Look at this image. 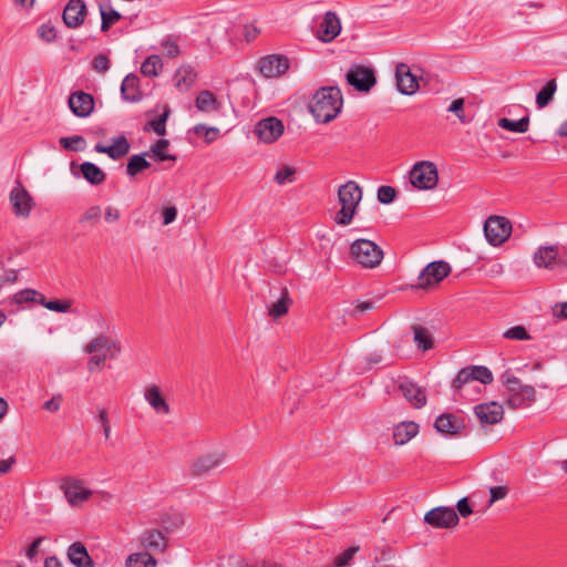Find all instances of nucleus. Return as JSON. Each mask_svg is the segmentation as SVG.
<instances>
[{
    "instance_id": "1",
    "label": "nucleus",
    "mask_w": 567,
    "mask_h": 567,
    "mask_svg": "<svg viewBox=\"0 0 567 567\" xmlns=\"http://www.w3.org/2000/svg\"><path fill=\"white\" fill-rule=\"evenodd\" d=\"M343 97L337 86L319 89L312 96L309 110L318 123H329L341 112Z\"/></svg>"
},
{
    "instance_id": "2",
    "label": "nucleus",
    "mask_w": 567,
    "mask_h": 567,
    "mask_svg": "<svg viewBox=\"0 0 567 567\" xmlns=\"http://www.w3.org/2000/svg\"><path fill=\"white\" fill-rule=\"evenodd\" d=\"M338 199L341 209L337 213L334 220L338 225L347 226L352 221L362 199V189L355 182L349 181L339 187Z\"/></svg>"
},
{
    "instance_id": "3",
    "label": "nucleus",
    "mask_w": 567,
    "mask_h": 567,
    "mask_svg": "<svg viewBox=\"0 0 567 567\" xmlns=\"http://www.w3.org/2000/svg\"><path fill=\"white\" fill-rule=\"evenodd\" d=\"M350 257L363 268L373 269L383 259V250L370 239H357L351 244Z\"/></svg>"
},
{
    "instance_id": "4",
    "label": "nucleus",
    "mask_w": 567,
    "mask_h": 567,
    "mask_svg": "<svg viewBox=\"0 0 567 567\" xmlns=\"http://www.w3.org/2000/svg\"><path fill=\"white\" fill-rule=\"evenodd\" d=\"M410 182L417 189H434L439 182L436 165L430 161L415 163L410 171Z\"/></svg>"
},
{
    "instance_id": "5",
    "label": "nucleus",
    "mask_w": 567,
    "mask_h": 567,
    "mask_svg": "<svg viewBox=\"0 0 567 567\" xmlns=\"http://www.w3.org/2000/svg\"><path fill=\"white\" fill-rule=\"evenodd\" d=\"M344 76L350 86L362 93L370 92L377 83L374 70L361 64L350 65Z\"/></svg>"
},
{
    "instance_id": "6",
    "label": "nucleus",
    "mask_w": 567,
    "mask_h": 567,
    "mask_svg": "<svg viewBox=\"0 0 567 567\" xmlns=\"http://www.w3.org/2000/svg\"><path fill=\"white\" fill-rule=\"evenodd\" d=\"M512 233V224L506 217L489 216L484 223V235L492 246H499L505 243Z\"/></svg>"
},
{
    "instance_id": "7",
    "label": "nucleus",
    "mask_w": 567,
    "mask_h": 567,
    "mask_svg": "<svg viewBox=\"0 0 567 567\" xmlns=\"http://www.w3.org/2000/svg\"><path fill=\"white\" fill-rule=\"evenodd\" d=\"M451 272V266L445 261L430 262L419 275V284L412 286L415 289H429L437 285Z\"/></svg>"
},
{
    "instance_id": "8",
    "label": "nucleus",
    "mask_w": 567,
    "mask_h": 567,
    "mask_svg": "<svg viewBox=\"0 0 567 567\" xmlns=\"http://www.w3.org/2000/svg\"><path fill=\"white\" fill-rule=\"evenodd\" d=\"M285 132V125L281 120L269 116L258 121L254 133L258 140L265 144H271L278 141Z\"/></svg>"
},
{
    "instance_id": "9",
    "label": "nucleus",
    "mask_w": 567,
    "mask_h": 567,
    "mask_svg": "<svg viewBox=\"0 0 567 567\" xmlns=\"http://www.w3.org/2000/svg\"><path fill=\"white\" fill-rule=\"evenodd\" d=\"M61 488L68 503L72 507H76L86 502L92 495V491L84 486L83 481L78 478H64Z\"/></svg>"
},
{
    "instance_id": "10",
    "label": "nucleus",
    "mask_w": 567,
    "mask_h": 567,
    "mask_svg": "<svg viewBox=\"0 0 567 567\" xmlns=\"http://www.w3.org/2000/svg\"><path fill=\"white\" fill-rule=\"evenodd\" d=\"M424 522L434 528H453L458 524L460 518L455 509L439 506L424 515Z\"/></svg>"
},
{
    "instance_id": "11",
    "label": "nucleus",
    "mask_w": 567,
    "mask_h": 567,
    "mask_svg": "<svg viewBox=\"0 0 567 567\" xmlns=\"http://www.w3.org/2000/svg\"><path fill=\"white\" fill-rule=\"evenodd\" d=\"M140 547L143 551H147L151 555L163 554L167 549V538L156 528L145 529L137 538Z\"/></svg>"
},
{
    "instance_id": "12",
    "label": "nucleus",
    "mask_w": 567,
    "mask_h": 567,
    "mask_svg": "<svg viewBox=\"0 0 567 567\" xmlns=\"http://www.w3.org/2000/svg\"><path fill=\"white\" fill-rule=\"evenodd\" d=\"M10 204L16 216L25 218L30 216L34 202L22 184L17 182L10 192Z\"/></svg>"
},
{
    "instance_id": "13",
    "label": "nucleus",
    "mask_w": 567,
    "mask_h": 567,
    "mask_svg": "<svg viewBox=\"0 0 567 567\" xmlns=\"http://www.w3.org/2000/svg\"><path fill=\"white\" fill-rule=\"evenodd\" d=\"M226 454L223 451H214L198 456L190 465V474L193 476H202L209 473L215 467L223 464Z\"/></svg>"
},
{
    "instance_id": "14",
    "label": "nucleus",
    "mask_w": 567,
    "mask_h": 567,
    "mask_svg": "<svg viewBox=\"0 0 567 567\" xmlns=\"http://www.w3.org/2000/svg\"><path fill=\"white\" fill-rule=\"evenodd\" d=\"M289 59L281 54L264 56L259 62V71L266 78H277L289 69Z\"/></svg>"
},
{
    "instance_id": "15",
    "label": "nucleus",
    "mask_w": 567,
    "mask_h": 567,
    "mask_svg": "<svg viewBox=\"0 0 567 567\" xmlns=\"http://www.w3.org/2000/svg\"><path fill=\"white\" fill-rule=\"evenodd\" d=\"M120 351V342L117 340L111 339L105 334L96 336L84 347V352L89 354L101 352L106 353L111 359L116 358Z\"/></svg>"
},
{
    "instance_id": "16",
    "label": "nucleus",
    "mask_w": 567,
    "mask_h": 567,
    "mask_svg": "<svg viewBox=\"0 0 567 567\" xmlns=\"http://www.w3.org/2000/svg\"><path fill=\"white\" fill-rule=\"evenodd\" d=\"M398 389L413 408L421 409L426 404L425 389L421 388L417 383L403 379L399 381Z\"/></svg>"
},
{
    "instance_id": "17",
    "label": "nucleus",
    "mask_w": 567,
    "mask_h": 567,
    "mask_svg": "<svg viewBox=\"0 0 567 567\" xmlns=\"http://www.w3.org/2000/svg\"><path fill=\"white\" fill-rule=\"evenodd\" d=\"M340 32L341 22L337 13L333 11L326 12L318 27L317 38L324 43H329L333 41Z\"/></svg>"
},
{
    "instance_id": "18",
    "label": "nucleus",
    "mask_w": 567,
    "mask_h": 567,
    "mask_svg": "<svg viewBox=\"0 0 567 567\" xmlns=\"http://www.w3.org/2000/svg\"><path fill=\"white\" fill-rule=\"evenodd\" d=\"M474 412L483 425L497 424L504 416L503 405L496 401L478 404L474 408Z\"/></svg>"
},
{
    "instance_id": "19",
    "label": "nucleus",
    "mask_w": 567,
    "mask_h": 567,
    "mask_svg": "<svg viewBox=\"0 0 567 567\" xmlns=\"http://www.w3.org/2000/svg\"><path fill=\"white\" fill-rule=\"evenodd\" d=\"M86 13L84 1L70 0L63 10L62 19L68 28L75 29L83 23Z\"/></svg>"
},
{
    "instance_id": "20",
    "label": "nucleus",
    "mask_w": 567,
    "mask_h": 567,
    "mask_svg": "<svg viewBox=\"0 0 567 567\" xmlns=\"http://www.w3.org/2000/svg\"><path fill=\"white\" fill-rule=\"evenodd\" d=\"M396 85L399 91L405 95H412L419 90V82L415 74L405 63H400L395 69Z\"/></svg>"
},
{
    "instance_id": "21",
    "label": "nucleus",
    "mask_w": 567,
    "mask_h": 567,
    "mask_svg": "<svg viewBox=\"0 0 567 567\" xmlns=\"http://www.w3.org/2000/svg\"><path fill=\"white\" fill-rule=\"evenodd\" d=\"M69 106L74 115L86 117L94 110V100L91 94L78 91L70 95Z\"/></svg>"
},
{
    "instance_id": "22",
    "label": "nucleus",
    "mask_w": 567,
    "mask_h": 567,
    "mask_svg": "<svg viewBox=\"0 0 567 567\" xmlns=\"http://www.w3.org/2000/svg\"><path fill=\"white\" fill-rule=\"evenodd\" d=\"M130 147V143L125 135H118L112 138V144L109 146L97 143L94 146V151L106 154L110 158L116 161L127 155Z\"/></svg>"
},
{
    "instance_id": "23",
    "label": "nucleus",
    "mask_w": 567,
    "mask_h": 567,
    "mask_svg": "<svg viewBox=\"0 0 567 567\" xmlns=\"http://www.w3.org/2000/svg\"><path fill=\"white\" fill-rule=\"evenodd\" d=\"M558 246H540L533 255V261L536 267L554 269L558 265Z\"/></svg>"
},
{
    "instance_id": "24",
    "label": "nucleus",
    "mask_w": 567,
    "mask_h": 567,
    "mask_svg": "<svg viewBox=\"0 0 567 567\" xmlns=\"http://www.w3.org/2000/svg\"><path fill=\"white\" fill-rule=\"evenodd\" d=\"M434 427L442 434L457 435L465 429V425L460 417L444 413L435 420Z\"/></svg>"
},
{
    "instance_id": "25",
    "label": "nucleus",
    "mask_w": 567,
    "mask_h": 567,
    "mask_svg": "<svg viewBox=\"0 0 567 567\" xmlns=\"http://www.w3.org/2000/svg\"><path fill=\"white\" fill-rule=\"evenodd\" d=\"M144 399L157 414H169L171 408L156 384L147 386L144 391Z\"/></svg>"
},
{
    "instance_id": "26",
    "label": "nucleus",
    "mask_w": 567,
    "mask_h": 567,
    "mask_svg": "<svg viewBox=\"0 0 567 567\" xmlns=\"http://www.w3.org/2000/svg\"><path fill=\"white\" fill-rule=\"evenodd\" d=\"M536 399V390L532 385H524V388L508 394L506 403L511 409H522L530 405Z\"/></svg>"
},
{
    "instance_id": "27",
    "label": "nucleus",
    "mask_w": 567,
    "mask_h": 567,
    "mask_svg": "<svg viewBox=\"0 0 567 567\" xmlns=\"http://www.w3.org/2000/svg\"><path fill=\"white\" fill-rule=\"evenodd\" d=\"M419 424L413 421H403L393 427V440L395 445H404L419 433Z\"/></svg>"
},
{
    "instance_id": "28",
    "label": "nucleus",
    "mask_w": 567,
    "mask_h": 567,
    "mask_svg": "<svg viewBox=\"0 0 567 567\" xmlns=\"http://www.w3.org/2000/svg\"><path fill=\"white\" fill-rule=\"evenodd\" d=\"M68 558L76 567H94L92 558L81 542H75L69 546Z\"/></svg>"
},
{
    "instance_id": "29",
    "label": "nucleus",
    "mask_w": 567,
    "mask_h": 567,
    "mask_svg": "<svg viewBox=\"0 0 567 567\" xmlns=\"http://www.w3.org/2000/svg\"><path fill=\"white\" fill-rule=\"evenodd\" d=\"M140 79L135 74H127L121 85L122 97L128 102H138L142 92L138 89Z\"/></svg>"
},
{
    "instance_id": "30",
    "label": "nucleus",
    "mask_w": 567,
    "mask_h": 567,
    "mask_svg": "<svg viewBox=\"0 0 567 567\" xmlns=\"http://www.w3.org/2000/svg\"><path fill=\"white\" fill-rule=\"evenodd\" d=\"M197 79V73L190 65H182L174 75L175 86L182 91H188Z\"/></svg>"
},
{
    "instance_id": "31",
    "label": "nucleus",
    "mask_w": 567,
    "mask_h": 567,
    "mask_svg": "<svg viewBox=\"0 0 567 567\" xmlns=\"http://www.w3.org/2000/svg\"><path fill=\"white\" fill-rule=\"evenodd\" d=\"M195 106L199 112L214 113L220 110V103L212 91H200L195 100Z\"/></svg>"
},
{
    "instance_id": "32",
    "label": "nucleus",
    "mask_w": 567,
    "mask_h": 567,
    "mask_svg": "<svg viewBox=\"0 0 567 567\" xmlns=\"http://www.w3.org/2000/svg\"><path fill=\"white\" fill-rule=\"evenodd\" d=\"M291 303H292V300L289 296V292H288L287 288H284L280 291L279 299L277 301L270 303L267 307L268 315L274 319H278L288 312Z\"/></svg>"
},
{
    "instance_id": "33",
    "label": "nucleus",
    "mask_w": 567,
    "mask_h": 567,
    "mask_svg": "<svg viewBox=\"0 0 567 567\" xmlns=\"http://www.w3.org/2000/svg\"><path fill=\"white\" fill-rule=\"evenodd\" d=\"M84 179L91 185H101L106 178V174L94 163L84 162L80 166Z\"/></svg>"
},
{
    "instance_id": "34",
    "label": "nucleus",
    "mask_w": 567,
    "mask_h": 567,
    "mask_svg": "<svg viewBox=\"0 0 567 567\" xmlns=\"http://www.w3.org/2000/svg\"><path fill=\"white\" fill-rule=\"evenodd\" d=\"M475 377H473L472 367H467L461 369L453 380L452 386L462 396L467 395V389L473 385Z\"/></svg>"
},
{
    "instance_id": "35",
    "label": "nucleus",
    "mask_w": 567,
    "mask_h": 567,
    "mask_svg": "<svg viewBox=\"0 0 567 567\" xmlns=\"http://www.w3.org/2000/svg\"><path fill=\"white\" fill-rule=\"evenodd\" d=\"M125 567H157L156 558L147 551L133 553L125 559Z\"/></svg>"
},
{
    "instance_id": "36",
    "label": "nucleus",
    "mask_w": 567,
    "mask_h": 567,
    "mask_svg": "<svg viewBox=\"0 0 567 567\" xmlns=\"http://www.w3.org/2000/svg\"><path fill=\"white\" fill-rule=\"evenodd\" d=\"M413 331V341L416 347L423 352L432 349L433 347V337L431 332L421 324L412 326Z\"/></svg>"
},
{
    "instance_id": "37",
    "label": "nucleus",
    "mask_w": 567,
    "mask_h": 567,
    "mask_svg": "<svg viewBox=\"0 0 567 567\" xmlns=\"http://www.w3.org/2000/svg\"><path fill=\"white\" fill-rule=\"evenodd\" d=\"M556 90V80L553 79L547 81L546 84L542 87V90L536 94L537 107H546L553 101Z\"/></svg>"
},
{
    "instance_id": "38",
    "label": "nucleus",
    "mask_w": 567,
    "mask_h": 567,
    "mask_svg": "<svg viewBox=\"0 0 567 567\" xmlns=\"http://www.w3.org/2000/svg\"><path fill=\"white\" fill-rule=\"evenodd\" d=\"M100 13L102 18L101 30L103 32L107 31L122 18L121 13L113 9L111 6L100 4Z\"/></svg>"
},
{
    "instance_id": "39",
    "label": "nucleus",
    "mask_w": 567,
    "mask_h": 567,
    "mask_svg": "<svg viewBox=\"0 0 567 567\" xmlns=\"http://www.w3.org/2000/svg\"><path fill=\"white\" fill-rule=\"evenodd\" d=\"M145 155H147V154L144 153V154H136V155L131 156V158L128 159L127 165H126L127 175L135 176L138 173L143 172L144 169H147L151 166V163L148 161H146Z\"/></svg>"
},
{
    "instance_id": "40",
    "label": "nucleus",
    "mask_w": 567,
    "mask_h": 567,
    "mask_svg": "<svg viewBox=\"0 0 567 567\" xmlns=\"http://www.w3.org/2000/svg\"><path fill=\"white\" fill-rule=\"evenodd\" d=\"M498 126L516 133H526L528 131L529 118L527 116L522 117L518 121H513L507 117H502L498 120Z\"/></svg>"
},
{
    "instance_id": "41",
    "label": "nucleus",
    "mask_w": 567,
    "mask_h": 567,
    "mask_svg": "<svg viewBox=\"0 0 567 567\" xmlns=\"http://www.w3.org/2000/svg\"><path fill=\"white\" fill-rule=\"evenodd\" d=\"M168 144L167 140H158L152 145L151 151L146 154L156 161H176L175 155L166 154L164 152L168 147Z\"/></svg>"
},
{
    "instance_id": "42",
    "label": "nucleus",
    "mask_w": 567,
    "mask_h": 567,
    "mask_svg": "<svg viewBox=\"0 0 567 567\" xmlns=\"http://www.w3.org/2000/svg\"><path fill=\"white\" fill-rule=\"evenodd\" d=\"M161 525L166 533H173L184 525V517L181 513H168L161 518Z\"/></svg>"
},
{
    "instance_id": "43",
    "label": "nucleus",
    "mask_w": 567,
    "mask_h": 567,
    "mask_svg": "<svg viewBox=\"0 0 567 567\" xmlns=\"http://www.w3.org/2000/svg\"><path fill=\"white\" fill-rule=\"evenodd\" d=\"M163 68V62L159 55H150L144 60L141 65V72L146 76H156L158 71Z\"/></svg>"
},
{
    "instance_id": "44",
    "label": "nucleus",
    "mask_w": 567,
    "mask_h": 567,
    "mask_svg": "<svg viewBox=\"0 0 567 567\" xmlns=\"http://www.w3.org/2000/svg\"><path fill=\"white\" fill-rule=\"evenodd\" d=\"M60 144L65 150L79 152V151L84 150L85 140L81 135H73V136H68V137H61Z\"/></svg>"
},
{
    "instance_id": "45",
    "label": "nucleus",
    "mask_w": 567,
    "mask_h": 567,
    "mask_svg": "<svg viewBox=\"0 0 567 567\" xmlns=\"http://www.w3.org/2000/svg\"><path fill=\"white\" fill-rule=\"evenodd\" d=\"M296 173V168L291 166H282L281 168L278 169L274 179L279 185L292 183L295 181Z\"/></svg>"
},
{
    "instance_id": "46",
    "label": "nucleus",
    "mask_w": 567,
    "mask_h": 567,
    "mask_svg": "<svg viewBox=\"0 0 567 567\" xmlns=\"http://www.w3.org/2000/svg\"><path fill=\"white\" fill-rule=\"evenodd\" d=\"M359 546H350L347 548L343 553L334 558L333 567H348L350 565V560L359 551Z\"/></svg>"
},
{
    "instance_id": "47",
    "label": "nucleus",
    "mask_w": 567,
    "mask_h": 567,
    "mask_svg": "<svg viewBox=\"0 0 567 567\" xmlns=\"http://www.w3.org/2000/svg\"><path fill=\"white\" fill-rule=\"evenodd\" d=\"M501 380L503 384L506 386L508 394H512L514 391H517L520 388H524L525 384H522L519 379L515 377L511 371H505L501 375Z\"/></svg>"
},
{
    "instance_id": "48",
    "label": "nucleus",
    "mask_w": 567,
    "mask_h": 567,
    "mask_svg": "<svg viewBox=\"0 0 567 567\" xmlns=\"http://www.w3.org/2000/svg\"><path fill=\"white\" fill-rule=\"evenodd\" d=\"M194 133L198 136L204 135L207 143L214 142L218 134L219 128L217 127H209L205 124H197L193 128Z\"/></svg>"
},
{
    "instance_id": "49",
    "label": "nucleus",
    "mask_w": 567,
    "mask_h": 567,
    "mask_svg": "<svg viewBox=\"0 0 567 567\" xmlns=\"http://www.w3.org/2000/svg\"><path fill=\"white\" fill-rule=\"evenodd\" d=\"M473 377H475L474 382L478 381L483 384H489L493 382V374L491 370L483 365H473Z\"/></svg>"
},
{
    "instance_id": "50",
    "label": "nucleus",
    "mask_w": 567,
    "mask_h": 567,
    "mask_svg": "<svg viewBox=\"0 0 567 567\" xmlns=\"http://www.w3.org/2000/svg\"><path fill=\"white\" fill-rule=\"evenodd\" d=\"M39 292L34 289H23L18 291L13 297L12 300L17 305H22L25 302H33L37 300Z\"/></svg>"
},
{
    "instance_id": "51",
    "label": "nucleus",
    "mask_w": 567,
    "mask_h": 567,
    "mask_svg": "<svg viewBox=\"0 0 567 567\" xmlns=\"http://www.w3.org/2000/svg\"><path fill=\"white\" fill-rule=\"evenodd\" d=\"M503 337L505 339L511 340H529L530 336L528 334L527 330L523 326H515L509 329H507Z\"/></svg>"
},
{
    "instance_id": "52",
    "label": "nucleus",
    "mask_w": 567,
    "mask_h": 567,
    "mask_svg": "<svg viewBox=\"0 0 567 567\" xmlns=\"http://www.w3.org/2000/svg\"><path fill=\"white\" fill-rule=\"evenodd\" d=\"M396 190L392 186L383 185L378 189V200L381 204H390L394 200Z\"/></svg>"
},
{
    "instance_id": "53",
    "label": "nucleus",
    "mask_w": 567,
    "mask_h": 567,
    "mask_svg": "<svg viewBox=\"0 0 567 567\" xmlns=\"http://www.w3.org/2000/svg\"><path fill=\"white\" fill-rule=\"evenodd\" d=\"M38 35L41 40L50 43L56 38L55 28L50 23H43L38 28Z\"/></svg>"
},
{
    "instance_id": "54",
    "label": "nucleus",
    "mask_w": 567,
    "mask_h": 567,
    "mask_svg": "<svg viewBox=\"0 0 567 567\" xmlns=\"http://www.w3.org/2000/svg\"><path fill=\"white\" fill-rule=\"evenodd\" d=\"M168 117V111L164 112L162 115H159L157 118L152 120L148 125L152 127V130L157 135H165L166 134V121Z\"/></svg>"
},
{
    "instance_id": "55",
    "label": "nucleus",
    "mask_w": 567,
    "mask_h": 567,
    "mask_svg": "<svg viewBox=\"0 0 567 567\" xmlns=\"http://www.w3.org/2000/svg\"><path fill=\"white\" fill-rule=\"evenodd\" d=\"M72 301L71 300H49L45 305V309L55 312H69L71 310Z\"/></svg>"
},
{
    "instance_id": "56",
    "label": "nucleus",
    "mask_w": 567,
    "mask_h": 567,
    "mask_svg": "<svg viewBox=\"0 0 567 567\" xmlns=\"http://www.w3.org/2000/svg\"><path fill=\"white\" fill-rule=\"evenodd\" d=\"M101 207L95 205L87 208L82 215L80 223H97L101 218Z\"/></svg>"
},
{
    "instance_id": "57",
    "label": "nucleus",
    "mask_w": 567,
    "mask_h": 567,
    "mask_svg": "<svg viewBox=\"0 0 567 567\" xmlns=\"http://www.w3.org/2000/svg\"><path fill=\"white\" fill-rule=\"evenodd\" d=\"M464 100L456 99L449 106L447 111L454 113L462 123H467V118L464 115Z\"/></svg>"
},
{
    "instance_id": "58",
    "label": "nucleus",
    "mask_w": 567,
    "mask_h": 567,
    "mask_svg": "<svg viewBox=\"0 0 567 567\" xmlns=\"http://www.w3.org/2000/svg\"><path fill=\"white\" fill-rule=\"evenodd\" d=\"M92 66L96 72L105 73L110 69V61L105 54H99L93 59Z\"/></svg>"
},
{
    "instance_id": "59",
    "label": "nucleus",
    "mask_w": 567,
    "mask_h": 567,
    "mask_svg": "<svg viewBox=\"0 0 567 567\" xmlns=\"http://www.w3.org/2000/svg\"><path fill=\"white\" fill-rule=\"evenodd\" d=\"M107 358L110 357L106 353H93L87 362V369L90 371L101 369L104 365Z\"/></svg>"
},
{
    "instance_id": "60",
    "label": "nucleus",
    "mask_w": 567,
    "mask_h": 567,
    "mask_svg": "<svg viewBox=\"0 0 567 567\" xmlns=\"http://www.w3.org/2000/svg\"><path fill=\"white\" fill-rule=\"evenodd\" d=\"M162 47L165 54L169 58H176L179 54V48L177 43L171 39L163 41Z\"/></svg>"
},
{
    "instance_id": "61",
    "label": "nucleus",
    "mask_w": 567,
    "mask_h": 567,
    "mask_svg": "<svg viewBox=\"0 0 567 567\" xmlns=\"http://www.w3.org/2000/svg\"><path fill=\"white\" fill-rule=\"evenodd\" d=\"M62 401H63L62 395L56 394L43 404V409L49 412H56V411H59V409L62 404Z\"/></svg>"
},
{
    "instance_id": "62",
    "label": "nucleus",
    "mask_w": 567,
    "mask_h": 567,
    "mask_svg": "<svg viewBox=\"0 0 567 567\" xmlns=\"http://www.w3.org/2000/svg\"><path fill=\"white\" fill-rule=\"evenodd\" d=\"M18 280V271L16 269H8L4 276L0 277V291L7 284H14Z\"/></svg>"
},
{
    "instance_id": "63",
    "label": "nucleus",
    "mask_w": 567,
    "mask_h": 567,
    "mask_svg": "<svg viewBox=\"0 0 567 567\" xmlns=\"http://www.w3.org/2000/svg\"><path fill=\"white\" fill-rule=\"evenodd\" d=\"M456 508L462 517H467L473 513V509L470 506L468 499L466 497H463L457 502Z\"/></svg>"
},
{
    "instance_id": "64",
    "label": "nucleus",
    "mask_w": 567,
    "mask_h": 567,
    "mask_svg": "<svg viewBox=\"0 0 567 567\" xmlns=\"http://www.w3.org/2000/svg\"><path fill=\"white\" fill-rule=\"evenodd\" d=\"M177 217V209L175 206H168L163 210V225L172 224Z\"/></svg>"
}]
</instances>
